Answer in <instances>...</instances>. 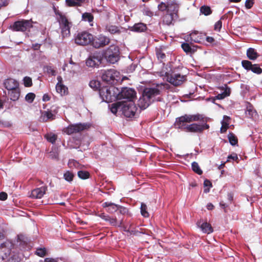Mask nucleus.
<instances>
[{
    "mask_svg": "<svg viewBox=\"0 0 262 262\" xmlns=\"http://www.w3.org/2000/svg\"><path fill=\"white\" fill-rule=\"evenodd\" d=\"M137 107L133 102H123L122 113L126 117H133L137 111Z\"/></svg>",
    "mask_w": 262,
    "mask_h": 262,
    "instance_id": "10",
    "label": "nucleus"
},
{
    "mask_svg": "<svg viewBox=\"0 0 262 262\" xmlns=\"http://www.w3.org/2000/svg\"><path fill=\"white\" fill-rule=\"evenodd\" d=\"M102 60V54L98 52L91 54L86 60L87 66L91 68L98 67L101 64Z\"/></svg>",
    "mask_w": 262,
    "mask_h": 262,
    "instance_id": "9",
    "label": "nucleus"
},
{
    "mask_svg": "<svg viewBox=\"0 0 262 262\" xmlns=\"http://www.w3.org/2000/svg\"><path fill=\"white\" fill-rule=\"evenodd\" d=\"M182 48L186 53H189L191 52V48L189 45L187 43H183L182 44Z\"/></svg>",
    "mask_w": 262,
    "mask_h": 262,
    "instance_id": "52",
    "label": "nucleus"
},
{
    "mask_svg": "<svg viewBox=\"0 0 262 262\" xmlns=\"http://www.w3.org/2000/svg\"><path fill=\"white\" fill-rule=\"evenodd\" d=\"M110 42V39L108 37L103 35H99L95 38L93 37L92 44L94 48H99L108 45Z\"/></svg>",
    "mask_w": 262,
    "mask_h": 262,
    "instance_id": "12",
    "label": "nucleus"
},
{
    "mask_svg": "<svg viewBox=\"0 0 262 262\" xmlns=\"http://www.w3.org/2000/svg\"><path fill=\"white\" fill-rule=\"evenodd\" d=\"M200 11L205 15H208L211 13V10L209 6H203L200 8Z\"/></svg>",
    "mask_w": 262,
    "mask_h": 262,
    "instance_id": "44",
    "label": "nucleus"
},
{
    "mask_svg": "<svg viewBox=\"0 0 262 262\" xmlns=\"http://www.w3.org/2000/svg\"><path fill=\"white\" fill-rule=\"evenodd\" d=\"M254 4V0H246L245 2V7L247 9H250Z\"/></svg>",
    "mask_w": 262,
    "mask_h": 262,
    "instance_id": "56",
    "label": "nucleus"
},
{
    "mask_svg": "<svg viewBox=\"0 0 262 262\" xmlns=\"http://www.w3.org/2000/svg\"><path fill=\"white\" fill-rule=\"evenodd\" d=\"M57 113V111L56 110H53V108L51 111H43L41 113L40 120L42 122H47L49 120H54Z\"/></svg>",
    "mask_w": 262,
    "mask_h": 262,
    "instance_id": "16",
    "label": "nucleus"
},
{
    "mask_svg": "<svg viewBox=\"0 0 262 262\" xmlns=\"http://www.w3.org/2000/svg\"><path fill=\"white\" fill-rule=\"evenodd\" d=\"M245 113L246 116L250 118L253 117L256 115V112L250 105L247 107Z\"/></svg>",
    "mask_w": 262,
    "mask_h": 262,
    "instance_id": "36",
    "label": "nucleus"
},
{
    "mask_svg": "<svg viewBox=\"0 0 262 262\" xmlns=\"http://www.w3.org/2000/svg\"><path fill=\"white\" fill-rule=\"evenodd\" d=\"M247 55L250 60H255L258 57V54L253 48H249L247 51Z\"/></svg>",
    "mask_w": 262,
    "mask_h": 262,
    "instance_id": "33",
    "label": "nucleus"
},
{
    "mask_svg": "<svg viewBox=\"0 0 262 262\" xmlns=\"http://www.w3.org/2000/svg\"><path fill=\"white\" fill-rule=\"evenodd\" d=\"M185 119L188 123L193 121H197L201 119V116L199 114L197 115H184Z\"/></svg>",
    "mask_w": 262,
    "mask_h": 262,
    "instance_id": "31",
    "label": "nucleus"
},
{
    "mask_svg": "<svg viewBox=\"0 0 262 262\" xmlns=\"http://www.w3.org/2000/svg\"><path fill=\"white\" fill-rule=\"evenodd\" d=\"M186 123L188 122L185 119L184 116H182L176 119L174 125L176 128L181 129L186 132L188 126Z\"/></svg>",
    "mask_w": 262,
    "mask_h": 262,
    "instance_id": "21",
    "label": "nucleus"
},
{
    "mask_svg": "<svg viewBox=\"0 0 262 262\" xmlns=\"http://www.w3.org/2000/svg\"><path fill=\"white\" fill-rule=\"evenodd\" d=\"M104 56L111 63H115L119 59V50L118 47L111 46L105 51Z\"/></svg>",
    "mask_w": 262,
    "mask_h": 262,
    "instance_id": "6",
    "label": "nucleus"
},
{
    "mask_svg": "<svg viewBox=\"0 0 262 262\" xmlns=\"http://www.w3.org/2000/svg\"><path fill=\"white\" fill-rule=\"evenodd\" d=\"M47 190V186H42L33 189L31 191L30 197L33 199H41Z\"/></svg>",
    "mask_w": 262,
    "mask_h": 262,
    "instance_id": "18",
    "label": "nucleus"
},
{
    "mask_svg": "<svg viewBox=\"0 0 262 262\" xmlns=\"http://www.w3.org/2000/svg\"><path fill=\"white\" fill-rule=\"evenodd\" d=\"M242 65L246 70L248 71L250 70L257 74H260L262 73V69L258 64H252L250 61L243 60L242 61Z\"/></svg>",
    "mask_w": 262,
    "mask_h": 262,
    "instance_id": "13",
    "label": "nucleus"
},
{
    "mask_svg": "<svg viewBox=\"0 0 262 262\" xmlns=\"http://www.w3.org/2000/svg\"><path fill=\"white\" fill-rule=\"evenodd\" d=\"M196 225L204 233L210 234L213 231L211 225L207 222H203L200 220L197 222Z\"/></svg>",
    "mask_w": 262,
    "mask_h": 262,
    "instance_id": "19",
    "label": "nucleus"
},
{
    "mask_svg": "<svg viewBox=\"0 0 262 262\" xmlns=\"http://www.w3.org/2000/svg\"><path fill=\"white\" fill-rule=\"evenodd\" d=\"M93 35L86 31L78 33L75 36V43L80 46H85L92 42Z\"/></svg>",
    "mask_w": 262,
    "mask_h": 262,
    "instance_id": "7",
    "label": "nucleus"
},
{
    "mask_svg": "<svg viewBox=\"0 0 262 262\" xmlns=\"http://www.w3.org/2000/svg\"><path fill=\"white\" fill-rule=\"evenodd\" d=\"M104 208L107 207V211L111 213H113L119 209V205L111 202H105L102 204Z\"/></svg>",
    "mask_w": 262,
    "mask_h": 262,
    "instance_id": "26",
    "label": "nucleus"
},
{
    "mask_svg": "<svg viewBox=\"0 0 262 262\" xmlns=\"http://www.w3.org/2000/svg\"><path fill=\"white\" fill-rule=\"evenodd\" d=\"M0 125L2 127H9L11 124L9 122L4 121L0 120Z\"/></svg>",
    "mask_w": 262,
    "mask_h": 262,
    "instance_id": "60",
    "label": "nucleus"
},
{
    "mask_svg": "<svg viewBox=\"0 0 262 262\" xmlns=\"http://www.w3.org/2000/svg\"><path fill=\"white\" fill-rule=\"evenodd\" d=\"M147 27L145 24L140 23L135 24L132 28V31L137 32H142L146 30Z\"/></svg>",
    "mask_w": 262,
    "mask_h": 262,
    "instance_id": "29",
    "label": "nucleus"
},
{
    "mask_svg": "<svg viewBox=\"0 0 262 262\" xmlns=\"http://www.w3.org/2000/svg\"><path fill=\"white\" fill-rule=\"evenodd\" d=\"M222 90H223V92L221 94H219L215 96V98H213V102L216 99H223L226 97L229 96L231 93V90L229 87H228L227 85H225L222 88Z\"/></svg>",
    "mask_w": 262,
    "mask_h": 262,
    "instance_id": "23",
    "label": "nucleus"
},
{
    "mask_svg": "<svg viewBox=\"0 0 262 262\" xmlns=\"http://www.w3.org/2000/svg\"><path fill=\"white\" fill-rule=\"evenodd\" d=\"M50 156L51 157L52 159H58V154L56 152L52 151L50 152Z\"/></svg>",
    "mask_w": 262,
    "mask_h": 262,
    "instance_id": "62",
    "label": "nucleus"
},
{
    "mask_svg": "<svg viewBox=\"0 0 262 262\" xmlns=\"http://www.w3.org/2000/svg\"><path fill=\"white\" fill-rule=\"evenodd\" d=\"M168 78V81L175 86L180 85L185 80L184 75L180 74H173Z\"/></svg>",
    "mask_w": 262,
    "mask_h": 262,
    "instance_id": "15",
    "label": "nucleus"
},
{
    "mask_svg": "<svg viewBox=\"0 0 262 262\" xmlns=\"http://www.w3.org/2000/svg\"><path fill=\"white\" fill-rule=\"evenodd\" d=\"M12 246L11 243L6 242L0 246V257L3 260L8 258V255L10 254V247Z\"/></svg>",
    "mask_w": 262,
    "mask_h": 262,
    "instance_id": "17",
    "label": "nucleus"
},
{
    "mask_svg": "<svg viewBox=\"0 0 262 262\" xmlns=\"http://www.w3.org/2000/svg\"><path fill=\"white\" fill-rule=\"evenodd\" d=\"M35 253L40 257H43L47 254V250L45 248H38L36 249Z\"/></svg>",
    "mask_w": 262,
    "mask_h": 262,
    "instance_id": "47",
    "label": "nucleus"
},
{
    "mask_svg": "<svg viewBox=\"0 0 262 262\" xmlns=\"http://www.w3.org/2000/svg\"><path fill=\"white\" fill-rule=\"evenodd\" d=\"M24 83L25 86L29 87L32 85V79L29 77H25L24 78Z\"/></svg>",
    "mask_w": 262,
    "mask_h": 262,
    "instance_id": "51",
    "label": "nucleus"
},
{
    "mask_svg": "<svg viewBox=\"0 0 262 262\" xmlns=\"http://www.w3.org/2000/svg\"><path fill=\"white\" fill-rule=\"evenodd\" d=\"M119 209L120 213L122 214H125L127 212V209L125 207H122L121 206L119 205Z\"/></svg>",
    "mask_w": 262,
    "mask_h": 262,
    "instance_id": "64",
    "label": "nucleus"
},
{
    "mask_svg": "<svg viewBox=\"0 0 262 262\" xmlns=\"http://www.w3.org/2000/svg\"><path fill=\"white\" fill-rule=\"evenodd\" d=\"M118 88L114 86H103L99 89V93L103 101L106 102L116 100L118 95Z\"/></svg>",
    "mask_w": 262,
    "mask_h": 262,
    "instance_id": "2",
    "label": "nucleus"
},
{
    "mask_svg": "<svg viewBox=\"0 0 262 262\" xmlns=\"http://www.w3.org/2000/svg\"><path fill=\"white\" fill-rule=\"evenodd\" d=\"M7 259L8 262H19L21 257L18 253L13 252H10Z\"/></svg>",
    "mask_w": 262,
    "mask_h": 262,
    "instance_id": "28",
    "label": "nucleus"
},
{
    "mask_svg": "<svg viewBox=\"0 0 262 262\" xmlns=\"http://www.w3.org/2000/svg\"><path fill=\"white\" fill-rule=\"evenodd\" d=\"M209 127V125L206 123H192L188 125L186 132L192 133H201L204 129H208Z\"/></svg>",
    "mask_w": 262,
    "mask_h": 262,
    "instance_id": "14",
    "label": "nucleus"
},
{
    "mask_svg": "<svg viewBox=\"0 0 262 262\" xmlns=\"http://www.w3.org/2000/svg\"><path fill=\"white\" fill-rule=\"evenodd\" d=\"M106 221L108 222L110 225L114 226H119L121 224V223H118L116 218L111 217L110 216H108V219Z\"/></svg>",
    "mask_w": 262,
    "mask_h": 262,
    "instance_id": "46",
    "label": "nucleus"
},
{
    "mask_svg": "<svg viewBox=\"0 0 262 262\" xmlns=\"http://www.w3.org/2000/svg\"><path fill=\"white\" fill-rule=\"evenodd\" d=\"M45 137L49 142L52 144L54 143L57 139V136L53 134L46 135Z\"/></svg>",
    "mask_w": 262,
    "mask_h": 262,
    "instance_id": "45",
    "label": "nucleus"
},
{
    "mask_svg": "<svg viewBox=\"0 0 262 262\" xmlns=\"http://www.w3.org/2000/svg\"><path fill=\"white\" fill-rule=\"evenodd\" d=\"M222 26V23L221 20H219L215 23L214 25V30L220 31Z\"/></svg>",
    "mask_w": 262,
    "mask_h": 262,
    "instance_id": "57",
    "label": "nucleus"
},
{
    "mask_svg": "<svg viewBox=\"0 0 262 262\" xmlns=\"http://www.w3.org/2000/svg\"><path fill=\"white\" fill-rule=\"evenodd\" d=\"M123 102H118L111 104L110 110L111 112L116 115L118 111L122 112Z\"/></svg>",
    "mask_w": 262,
    "mask_h": 262,
    "instance_id": "27",
    "label": "nucleus"
},
{
    "mask_svg": "<svg viewBox=\"0 0 262 262\" xmlns=\"http://www.w3.org/2000/svg\"><path fill=\"white\" fill-rule=\"evenodd\" d=\"M32 27V25L30 20H22L15 22L11 28L14 31L24 32L29 30Z\"/></svg>",
    "mask_w": 262,
    "mask_h": 262,
    "instance_id": "11",
    "label": "nucleus"
},
{
    "mask_svg": "<svg viewBox=\"0 0 262 262\" xmlns=\"http://www.w3.org/2000/svg\"><path fill=\"white\" fill-rule=\"evenodd\" d=\"M230 118L229 117L227 116H224L223 120L222 121V124L225 125L226 126L229 125V120Z\"/></svg>",
    "mask_w": 262,
    "mask_h": 262,
    "instance_id": "55",
    "label": "nucleus"
},
{
    "mask_svg": "<svg viewBox=\"0 0 262 262\" xmlns=\"http://www.w3.org/2000/svg\"><path fill=\"white\" fill-rule=\"evenodd\" d=\"M47 73L52 76L56 75V71L51 67H47Z\"/></svg>",
    "mask_w": 262,
    "mask_h": 262,
    "instance_id": "59",
    "label": "nucleus"
},
{
    "mask_svg": "<svg viewBox=\"0 0 262 262\" xmlns=\"http://www.w3.org/2000/svg\"><path fill=\"white\" fill-rule=\"evenodd\" d=\"M158 9L159 10L163 11L167 10L168 11V3L166 4L164 3H161L158 5Z\"/></svg>",
    "mask_w": 262,
    "mask_h": 262,
    "instance_id": "54",
    "label": "nucleus"
},
{
    "mask_svg": "<svg viewBox=\"0 0 262 262\" xmlns=\"http://www.w3.org/2000/svg\"><path fill=\"white\" fill-rule=\"evenodd\" d=\"M141 213L142 216L145 217H148L149 216V213L147 211V206L146 204L143 203H142L141 204Z\"/></svg>",
    "mask_w": 262,
    "mask_h": 262,
    "instance_id": "43",
    "label": "nucleus"
},
{
    "mask_svg": "<svg viewBox=\"0 0 262 262\" xmlns=\"http://www.w3.org/2000/svg\"><path fill=\"white\" fill-rule=\"evenodd\" d=\"M94 19L93 15L91 13L85 12L82 15V20L85 21H88L91 26H93V21Z\"/></svg>",
    "mask_w": 262,
    "mask_h": 262,
    "instance_id": "32",
    "label": "nucleus"
},
{
    "mask_svg": "<svg viewBox=\"0 0 262 262\" xmlns=\"http://www.w3.org/2000/svg\"><path fill=\"white\" fill-rule=\"evenodd\" d=\"M118 92L116 100L125 99L128 102H133L136 96V92L132 88L125 87L121 88V90L118 89Z\"/></svg>",
    "mask_w": 262,
    "mask_h": 262,
    "instance_id": "5",
    "label": "nucleus"
},
{
    "mask_svg": "<svg viewBox=\"0 0 262 262\" xmlns=\"http://www.w3.org/2000/svg\"><path fill=\"white\" fill-rule=\"evenodd\" d=\"M164 85L161 83L155 87L147 88L144 90L142 95L138 101V105L141 110H145L150 104L155 101L159 100L156 97L160 94Z\"/></svg>",
    "mask_w": 262,
    "mask_h": 262,
    "instance_id": "1",
    "label": "nucleus"
},
{
    "mask_svg": "<svg viewBox=\"0 0 262 262\" xmlns=\"http://www.w3.org/2000/svg\"><path fill=\"white\" fill-rule=\"evenodd\" d=\"M105 30L111 34H115L119 32L118 28L114 25H107L105 26Z\"/></svg>",
    "mask_w": 262,
    "mask_h": 262,
    "instance_id": "35",
    "label": "nucleus"
},
{
    "mask_svg": "<svg viewBox=\"0 0 262 262\" xmlns=\"http://www.w3.org/2000/svg\"><path fill=\"white\" fill-rule=\"evenodd\" d=\"M78 176L81 179H86L89 177V173L86 171L80 170L78 172Z\"/></svg>",
    "mask_w": 262,
    "mask_h": 262,
    "instance_id": "48",
    "label": "nucleus"
},
{
    "mask_svg": "<svg viewBox=\"0 0 262 262\" xmlns=\"http://www.w3.org/2000/svg\"><path fill=\"white\" fill-rule=\"evenodd\" d=\"M84 0H66V3L67 6L70 7L80 5V4Z\"/></svg>",
    "mask_w": 262,
    "mask_h": 262,
    "instance_id": "38",
    "label": "nucleus"
},
{
    "mask_svg": "<svg viewBox=\"0 0 262 262\" xmlns=\"http://www.w3.org/2000/svg\"><path fill=\"white\" fill-rule=\"evenodd\" d=\"M233 161H237L238 160V157L236 154L232 153V154L229 155L227 157V162H229L231 160Z\"/></svg>",
    "mask_w": 262,
    "mask_h": 262,
    "instance_id": "53",
    "label": "nucleus"
},
{
    "mask_svg": "<svg viewBox=\"0 0 262 262\" xmlns=\"http://www.w3.org/2000/svg\"><path fill=\"white\" fill-rule=\"evenodd\" d=\"M59 28L63 38L70 36V29L72 26V23L64 15L60 14L58 18Z\"/></svg>",
    "mask_w": 262,
    "mask_h": 262,
    "instance_id": "4",
    "label": "nucleus"
},
{
    "mask_svg": "<svg viewBox=\"0 0 262 262\" xmlns=\"http://www.w3.org/2000/svg\"><path fill=\"white\" fill-rule=\"evenodd\" d=\"M156 55L158 59L162 61V60L166 57L165 53L163 52L161 49H156Z\"/></svg>",
    "mask_w": 262,
    "mask_h": 262,
    "instance_id": "42",
    "label": "nucleus"
},
{
    "mask_svg": "<svg viewBox=\"0 0 262 262\" xmlns=\"http://www.w3.org/2000/svg\"><path fill=\"white\" fill-rule=\"evenodd\" d=\"M102 79L110 84H114L122 81L120 72L115 69L104 71L102 75Z\"/></svg>",
    "mask_w": 262,
    "mask_h": 262,
    "instance_id": "3",
    "label": "nucleus"
},
{
    "mask_svg": "<svg viewBox=\"0 0 262 262\" xmlns=\"http://www.w3.org/2000/svg\"><path fill=\"white\" fill-rule=\"evenodd\" d=\"M7 198V194L6 192H1L0 193V200L4 201L6 200Z\"/></svg>",
    "mask_w": 262,
    "mask_h": 262,
    "instance_id": "63",
    "label": "nucleus"
},
{
    "mask_svg": "<svg viewBox=\"0 0 262 262\" xmlns=\"http://www.w3.org/2000/svg\"><path fill=\"white\" fill-rule=\"evenodd\" d=\"M90 86L95 89H97L100 87V82L97 80H92L90 82Z\"/></svg>",
    "mask_w": 262,
    "mask_h": 262,
    "instance_id": "50",
    "label": "nucleus"
},
{
    "mask_svg": "<svg viewBox=\"0 0 262 262\" xmlns=\"http://www.w3.org/2000/svg\"><path fill=\"white\" fill-rule=\"evenodd\" d=\"M89 127V125L87 123H77L69 125L64 128L63 132L68 135H71L74 133H77L83 131Z\"/></svg>",
    "mask_w": 262,
    "mask_h": 262,
    "instance_id": "8",
    "label": "nucleus"
},
{
    "mask_svg": "<svg viewBox=\"0 0 262 262\" xmlns=\"http://www.w3.org/2000/svg\"><path fill=\"white\" fill-rule=\"evenodd\" d=\"M4 85L5 88L9 91L15 88H18L19 84L15 79L8 78L5 80Z\"/></svg>",
    "mask_w": 262,
    "mask_h": 262,
    "instance_id": "22",
    "label": "nucleus"
},
{
    "mask_svg": "<svg viewBox=\"0 0 262 262\" xmlns=\"http://www.w3.org/2000/svg\"><path fill=\"white\" fill-rule=\"evenodd\" d=\"M179 8V4L175 0H170L168 3V12L177 14Z\"/></svg>",
    "mask_w": 262,
    "mask_h": 262,
    "instance_id": "24",
    "label": "nucleus"
},
{
    "mask_svg": "<svg viewBox=\"0 0 262 262\" xmlns=\"http://www.w3.org/2000/svg\"><path fill=\"white\" fill-rule=\"evenodd\" d=\"M57 79L58 80V83L56 85V92L61 96L67 94L68 93V88L62 84V77L60 76H58L57 77Z\"/></svg>",
    "mask_w": 262,
    "mask_h": 262,
    "instance_id": "20",
    "label": "nucleus"
},
{
    "mask_svg": "<svg viewBox=\"0 0 262 262\" xmlns=\"http://www.w3.org/2000/svg\"><path fill=\"white\" fill-rule=\"evenodd\" d=\"M74 176V174L69 170L66 171L63 174L64 180L69 182H71L73 181Z\"/></svg>",
    "mask_w": 262,
    "mask_h": 262,
    "instance_id": "40",
    "label": "nucleus"
},
{
    "mask_svg": "<svg viewBox=\"0 0 262 262\" xmlns=\"http://www.w3.org/2000/svg\"><path fill=\"white\" fill-rule=\"evenodd\" d=\"M8 95L10 96V98L12 101L17 100L19 97V91L18 88H15L14 90H11L8 91Z\"/></svg>",
    "mask_w": 262,
    "mask_h": 262,
    "instance_id": "30",
    "label": "nucleus"
},
{
    "mask_svg": "<svg viewBox=\"0 0 262 262\" xmlns=\"http://www.w3.org/2000/svg\"><path fill=\"white\" fill-rule=\"evenodd\" d=\"M68 166L71 168H75L77 169L80 168L81 166L78 162L74 159H71L69 161Z\"/></svg>",
    "mask_w": 262,
    "mask_h": 262,
    "instance_id": "37",
    "label": "nucleus"
},
{
    "mask_svg": "<svg viewBox=\"0 0 262 262\" xmlns=\"http://www.w3.org/2000/svg\"><path fill=\"white\" fill-rule=\"evenodd\" d=\"M59 258L58 257L56 258H52V257H47L45 258L44 262H59Z\"/></svg>",
    "mask_w": 262,
    "mask_h": 262,
    "instance_id": "58",
    "label": "nucleus"
},
{
    "mask_svg": "<svg viewBox=\"0 0 262 262\" xmlns=\"http://www.w3.org/2000/svg\"><path fill=\"white\" fill-rule=\"evenodd\" d=\"M35 95L33 93H29L27 94L25 97L26 100L29 102V103H32L34 98H35Z\"/></svg>",
    "mask_w": 262,
    "mask_h": 262,
    "instance_id": "49",
    "label": "nucleus"
},
{
    "mask_svg": "<svg viewBox=\"0 0 262 262\" xmlns=\"http://www.w3.org/2000/svg\"><path fill=\"white\" fill-rule=\"evenodd\" d=\"M178 17V15L177 14L167 12L164 16L163 21L166 25H169L172 23L173 20L177 19Z\"/></svg>",
    "mask_w": 262,
    "mask_h": 262,
    "instance_id": "25",
    "label": "nucleus"
},
{
    "mask_svg": "<svg viewBox=\"0 0 262 262\" xmlns=\"http://www.w3.org/2000/svg\"><path fill=\"white\" fill-rule=\"evenodd\" d=\"M189 37L191 41L194 42H199L201 41V37L200 35L198 32L194 31L192 32L189 35Z\"/></svg>",
    "mask_w": 262,
    "mask_h": 262,
    "instance_id": "34",
    "label": "nucleus"
},
{
    "mask_svg": "<svg viewBox=\"0 0 262 262\" xmlns=\"http://www.w3.org/2000/svg\"><path fill=\"white\" fill-rule=\"evenodd\" d=\"M228 137L229 142L232 145H235L237 144V139L233 134L229 133Z\"/></svg>",
    "mask_w": 262,
    "mask_h": 262,
    "instance_id": "41",
    "label": "nucleus"
},
{
    "mask_svg": "<svg viewBox=\"0 0 262 262\" xmlns=\"http://www.w3.org/2000/svg\"><path fill=\"white\" fill-rule=\"evenodd\" d=\"M192 169L194 172L197 174L201 175L202 174L203 171L200 168L198 163L196 162H193L191 164Z\"/></svg>",
    "mask_w": 262,
    "mask_h": 262,
    "instance_id": "39",
    "label": "nucleus"
},
{
    "mask_svg": "<svg viewBox=\"0 0 262 262\" xmlns=\"http://www.w3.org/2000/svg\"><path fill=\"white\" fill-rule=\"evenodd\" d=\"M9 0H0V8L2 7L6 6L8 5Z\"/></svg>",
    "mask_w": 262,
    "mask_h": 262,
    "instance_id": "61",
    "label": "nucleus"
}]
</instances>
